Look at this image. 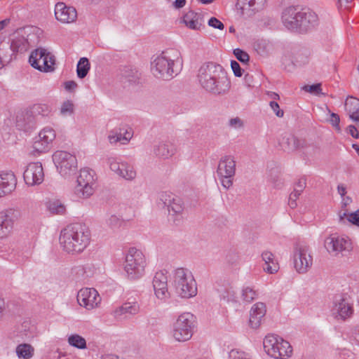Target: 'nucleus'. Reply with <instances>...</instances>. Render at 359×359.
<instances>
[{
  "mask_svg": "<svg viewBox=\"0 0 359 359\" xmlns=\"http://www.w3.org/2000/svg\"><path fill=\"white\" fill-rule=\"evenodd\" d=\"M197 81L205 92L213 95H226L231 88L226 72L222 65L212 62H205L199 67Z\"/></svg>",
  "mask_w": 359,
  "mask_h": 359,
  "instance_id": "nucleus-1",
  "label": "nucleus"
},
{
  "mask_svg": "<svg viewBox=\"0 0 359 359\" xmlns=\"http://www.w3.org/2000/svg\"><path fill=\"white\" fill-rule=\"evenodd\" d=\"M90 231L83 224L76 223L68 225L60 235L62 249L68 254L76 255L83 252L90 242Z\"/></svg>",
  "mask_w": 359,
  "mask_h": 359,
  "instance_id": "nucleus-2",
  "label": "nucleus"
},
{
  "mask_svg": "<svg viewBox=\"0 0 359 359\" xmlns=\"http://www.w3.org/2000/svg\"><path fill=\"white\" fill-rule=\"evenodd\" d=\"M179 52L169 50L162 52L151 62V70L158 79L169 81L175 77L182 68Z\"/></svg>",
  "mask_w": 359,
  "mask_h": 359,
  "instance_id": "nucleus-3",
  "label": "nucleus"
},
{
  "mask_svg": "<svg viewBox=\"0 0 359 359\" xmlns=\"http://www.w3.org/2000/svg\"><path fill=\"white\" fill-rule=\"evenodd\" d=\"M173 286L181 298L189 299L197 294V284L192 273L184 268H178L174 272Z\"/></svg>",
  "mask_w": 359,
  "mask_h": 359,
  "instance_id": "nucleus-4",
  "label": "nucleus"
},
{
  "mask_svg": "<svg viewBox=\"0 0 359 359\" xmlns=\"http://www.w3.org/2000/svg\"><path fill=\"white\" fill-rule=\"evenodd\" d=\"M146 265V258L142 252L135 248H130L123 264L127 278L135 280L142 278L144 274Z\"/></svg>",
  "mask_w": 359,
  "mask_h": 359,
  "instance_id": "nucleus-5",
  "label": "nucleus"
},
{
  "mask_svg": "<svg viewBox=\"0 0 359 359\" xmlns=\"http://www.w3.org/2000/svg\"><path fill=\"white\" fill-rule=\"evenodd\" d=\"M265 352L275 359H285L291 356L292 347L290 343L276 334H268L263 341Z\"/></svg>",
  "mask_w": 359,
  "mask_h": 359,
  "instance_id": "nucleus-6",
  "label": "nucleus"
},
{
  "mask_svg": "<svg viewBox=\"0 0 359 359\" xmlns=\"http://www.w3.org/2000/svg\"><path fill=\"white\" fill-rule=\"evenodd\" d=\"M196 317L189 312H185L178 316L172 327V337L180 342L189 340L196 327Z\"/></svg>",
  "mask_w": 359,
  "mask_h": 359,
  "instance_id": "nucleus-7",
  "label": "nucleus"
},
{
  "mask_svg": "<svg viewBox=\"0 0 359 359\" xmlns=\"http://www.w3.org/2000/svg\"><path fill=\"white\" fill-rule=\"evenodd\" d=\"M96 180L94 170L87 168L81 169L74 187V194L79 198H90L95 191Z\"/></svg>",
  "mask_w": 359,
  "mask_h": 359,
  "instance_id": "nucleus-8",
  "label": "nucleus"
},
{
  "mask_svg": "<svg viewBox=\"0 0 359 359\" xmlns=\"http://www.w3.org/2000/svg\"><path fill=\"white\" fill-rule=\"evenodd\" d=\"M217 175L222 186L229 189L233 185V177L236 174V161L233 156L225 155L218 163Z\"/></svg>",
  "mask_w": 359,
  "mask_h": 359,
  "instance_id": "nucleus-9",
  "label": "nucleus"
},
{
  "mask_svg": "<svg viewBox=\"0 0 359 359\" xmlns=\"http://www.w3.org/2000/svg\"><path fill=\"white\" fill-rule=\"evenodd\" d=\"M29 62L32 67L41 72H48L55 69V59L47 50L40 48L32 52Z\"/></svg>",
  "mask_w": 359,
  "mask_h": 359,
  "instance_id": "nucleus-10",
  "label": "nucleus"
},
{
  "mask_svg": "<svg viewBox=\"0 0 359 359\" xmlns=\"http://www.w3.org/2000/svg\"><path fill=\"white\" fill-rule=\"evenodd\" d=\"M331 312L338 320H345L351 318L354 312L351 297L347 294H336L333 299Z\"/></svg>",
  "mask_w": 359,
  "mask_h": 359,
  "instance_id": "nucleus-11",
  "label": "nucleus"
},
{
  "mask_svg": "<svg viewBox=\"0 0 359 359\" xmlns=\"http://www.w3.org/2000/svg\"><path fill=\"white\" fill-rule=\"evenodd\" d=\"M160 201L167 208L170 219L178 224L182 219L184 211L182 199L172 193L163 192L160 194Z\"/></svg>",
  "mask_w": 359,
  "mask_h": 359,
  "instance_id": "nucleus-12",
  "label": "nucleus"
},
{
  "mask_svg": "<svg viewBox=\"0 0 359 359\" xmlns=\"http://www.w3.org/2000/svg\"><path fill=\"white\" fill-rule=\"evenodd\" d=\"M294 267L299 273H306L312 266L313 257L309 247L303 243H297L293 253Z\"/></svg>",
  "mask_w": 359,
  "mask_h": 359,
  "instance_id": "nucleus-13",
  "label": "nucleus"
},
{
  "mask_svg": "<svg viewBox=\"0 0 359 359\" xmlns=\"http://www.w3.org/2000/svg\"><path fill=\"white\" fill-rule=\"evenodd\" d=\"M53 161L61 175L66 177L77 168L76 156L65 151H57L53 155Z\"/></svg>",
  "mask_w": 359,
  "mask_h": 359,
  "instance_id": "nucleus-14",
  "label": "nucleus"
},
{
  "mask_svg": "<svg viewBox=\"0 0 359 359\" xmlns=\"http://www.w3.org/2000/svg\"><path fill=\"white\" fill-rule=\"evenodd\" d=\"M324 245L327 252L334 256L344 251L349 252L352 249V243L348 237L337 234L327 237Z\"/></svg>",
  "mask_w": 359,
  "mask_h": 359,
  "instance_id": "nucleus-15",
  "label": "nucleus"
},
{
  "mask_svg": "<svg viewBox=\"0 0 359 359\" xmlns=\"http://www.w3.org/2000/svg\"><path fill=\"white\" fill-rule=\"evenodd\" d=\"M55 130L50 127H46L39 133L38 140L33 144V154L39 155L48 151L55 139Z\"/></svg>",
  "mask_w": 359,
  "mask_h": 359,
  "instance_id": "nucleus-16",
  "label": "nucleus"
},
{
  "mask_svg": "<svg viewBox=\"0 0 359 359\" xmlns=\"http://www.w3.org/2000/svg\"><path fill=\"white\" fill-rule=\"evenodd\" d=\"M79 304L88 310L97 307L101 302V297L94 288L85 287L81 289L77 294Z\"/></svg>",
  "mask_w": 359,
  "mask_h": 359,
  "instance_id": "nucleus-17",
  "label": "nucleus"
},
{
  "mask_svg": "<svg viewBox=\"0 0 359 359\" xmlns=\"http://www.w3.org/2000/svg\"><path fill=\"white\" fill-rule=\"evenodd\" d=\"M24 180L29 186L39 185L43 182L44 172L40 162L30 163L23 173Z\"/></svg>",
  "mask_w": 359,
  "mask_h": 359,
  "instance_id": "nucleus-18",
  "label": "nucleus"
},
{
  "mask_svg": "<svg viewBox=\"0 0 359 359\" xmlns=\"http://www.w3.org/2000/svg\"><path fill=\"white\" fill-rule=\"evenodd\" d=\"M301 8L289 6L282 13V22L284 26L290 30L298 32Z\"/></svg>",
  "mask_w": 359,
  "mask_h": 359,
  "instance_id": "nucleus-19",
  "label": "nucleus"
},
{
  "mask_svg": "<svg viewBox=\"0 0 359 359\" xmlns=\"http://www.w3.org/2000/svg\"><path fill=\"white\" fill-rule=\"evenodd\" d=\"M153 287L156 297L161 300H166L170 297L168 290V278L163 271H157L153 278Z\"/></svg>",
  "mask_w": 359,
  "mask_h": 359,
  "instance_id": "nucleus-20",
  "label": "nucleus"
},
{
  "mask_svg": "<svg viewBox=\"0 0 359 359\" xmlns=\"http://www.w3.org/2000/svg\"><path fill=\"white\" fill-rule=\"evenodd\" d=\"M55 15L57 20L64 23H71L77 18L75 8L67 6L63 2H58L55 6Z\"/></svg>",
  "mask_w": 359,
  "mask_h": 359,
  "instance_id": "nucleus-21",
  "label": "nucleus"
},
{
  "mask_svg": "<svg viewBox=\"0 0 359 359\" xmlns=\"http://www.w3.org/2000/svg\"><path fill=\"white\" fill-rule=\"evenodd\" d=\"M318 17L317 14L309 8H301L299 32H306L310 28L318 25Z\"/></svg>",
  "mask_w": 359,
  "mask_h": 359,
  "instance_id": "nucleus-22",
  "label": "nucleus"
},
{
  "mask_svg": "<svg viewBox=\"0 0 359 359\" xmlns=\"http://www.w3.org/2000/svg\"><path fill=\"white\" fill-rule=\"evenodd\" d=\"M279 144L283 150L290 152L304 148L306 146V141L297 138L291 133H285L279 139Z\"/></svg>",
  "mask_w": 359,
  "mask_h": 359,
  "instance_id": "nucleus-23",
  "label": "nucleus"
},
{
  "mask_svg": "<svg viewBox=\"0 0 359 359\" xmlns=\"http://www.w3.org/2000/svg\"><path fill=\"white\" fill-rule=\"evenodd\" d=\"M183 22L188 28L193 30L198 31L205 27L204 16L201 13L187 12L183 17Z\"/></svg>",
  "mask_w": 359,
  "mask_h": 359,
  "instance_id": "nucleus-24",
  "label": "nucleus"
},
{
  "mask_svg": "<svg viewBox=\"0 0 359 359\" xmlns=\"http://www.w3.org/2000/svg\"><path fill=\"white\" fill-rule=\"evenodd\" d=\"M140 306L137 302H126L114 311L116 318L123 320L137 314Z\"/></svg>",
  "mask_w": 359,
  "mask_h": 359,
  "instance_id": "nucleus-25",
  "label": "nucleus"
},
{
  "mask_svg": "<svg viewBox=\"0 0 359 359\" xmlns=\"http://www.w3.org/2000/svg\"><path fill=\"white\" fill-rule=\"evenodd\" d=\"M17 180L13 172L0 175V197L11 194L16 187Z\"/></svg>",
  "mask_w": 359,
  "mask_h": 359,
  "instance_id": "nucleus-26",
  "label": "nucleus"
},
{
  "mask_svg": "<svg viewBox=\"0 0 359 359\" xmlns=\"http://www.w3.org/2000/svg\"><path fill=\"white\" fill-rule=\"evenodd\" d=\"M266 314V306L262 302H257L253 305L250 313L249 324L252 328L259 327L262 318Z\"/></svg>",
  "mask_w": 359,
  "mask_h": 359,
  "instance_id": "nucleus-27",
  "label": "nucleus"
},
{
  "mask_svg": "<svg viewBox=\"0 0 359 359\" xmlns=\"http://www.w3.org/2000/svg\"><path fill=\"white\" fill-rule=\"evenodd\" d=\"M13 214L12 210L0 212V238H4L11 232L13 227Z\"/></svg>",
  "mask_w": 359,
  "mask_h": 359,
  "instance_id": "nucleus-28",
  "label": "nucleus"
},
{
  "mask_svg": "<svg viewBox=\"0 0 359 359\" xmlns=\"http://www.w3.org/2000/svg\"><path fill=\"white\" fill-rule=\"evenodd\" d=\"M262 260L264 262L263 269L265 272L273 274L278 272L279 264L275 255L270 251H264L262 254Z\"/></svg>",
  "mask_w": 359,
  "mask_h": 359,
  "instance_id": "nucleus-29",
  "label": "nucleus"
},
{
  "mask_svg": "<svg viewBox=\"0 0 359 359\" xmlns=\"http://www.w3.org/2000/svg\"><path fill=\"white\" fill-rule=\"evenodd\" d=\"M176 152L175 146L170 142H161L154 148V154L163 158H168Z\"/></svg>",
  "mask_w": 359,
  "mask_h": 359,
  "instance_id": "nucleus-30",
  "label": "nucleus"
},
{
  "mask_svg": "<svg viewBox=\"0 0 359 359\" xmlns=\"http://www.w3.org/2000/svg\"><path fill=\"white\" fill-rule=\"evenodd\" d=\"M140 75L139 71L131 66H125L121 69V79L130 83L138 82Z\"/></svg>",
  "mask_w": 359,
  "mask_h": 359,
  "instance_id": "nucleus-31",
  "label": "nucleus"
},
{
  "mask_svg": "<svg viewBox=\"0 0 359 359\" xmlns=\"http://www.w3.org/2000/svg\"><path fill=\"white\" fill-rule=\"evenodd\" d=\"M345 107L350 118L355 121H359V100L354 98L346 100Z\"/></svg>",
  "mask_w": 359,
  "mask_h": 359,
  "instance_id": "nucleus-32",
  "label": "nucleus"
},
{
  "mask_svg": "<svg viewBox=\"0 0 359 359\" xmlns=\"http://www.w3.org/2000/svg\"><path fill=\"white\" fill-rule=\"evenodd\" d=\"M131 129H120L119 133L114 135H109V140L111 143L122 142L123 144L127 143L132 137Z\"/></svg>",
  "mask_w": 359,
  "mask_h": 359,
  "instance_id": "nucleus-33",
  "label": "nucleus"
},
{
  "mask_svg": "<svg viewBox=\"0 0 359 359\" xmlns=\"http://www.w3.org/2000/svg\"><path fill=\"white\" fill-rule=\"evenodd\" d=\"M15 352L20 358L30 359L34 355V348L31 344L24 343L17 346Z\"/></svg>",
  "mask_w": 359,
  "mask_h": 359,
  "instance_id": "nucleus-34",
  "label": "nucleus"
},
{
  "mask_svg": "<svg viewBox=\"0 0 359 359\" xmlns=\"http://www.w3.org/2000/svg\"><path fill=\"white\" fill-rule=\"evenodd\" d=\"M48 210L53 214L65 215L66 206L60 200L50 201L46 203Z\"/></svg>",
  "mask_w": 359,
  "mask_h": 359,
  "instance_id": "nucleus-35",
  "label": "nucleus"
},
{
  "mask_svg": "<svg viewBox=\"0 0 359 359\" xmlns=\"http://www.w3.org/2000/svg\"><path fill=\"white\" fill-rule=\"evenodd\" d=\"M120 170L123 174H118V175L126 180H133L136 177V171L133 166L129 165L128 163L121 162Z\"/></svg>",
  "mask_w": 359,
  "mask_h": 359,
  "instance_id": "nucleus-36",
  "label": "nucleus"
},
{
  "mask_svg": "<svg viewBox=\"0 0 359 359\" xmlns=\"http://www.w3.org/2000/svg\"><path fill=\"white\" fill-rule=\"evenodd\" d=\"M90 69V65L88 59L86 57H81L77 64L76 73L79 79L85 78Z\"/></svg>",
  "mask_w": 359,
  "mask_h": 359,
  "instance_id": "nucleus-37",
  "label": "nucleus"
},
{
  "mask_svg": "<svg viewBox=\"0 0 359 359\" xmlns=\"http://www.w3.org/2000/svg\"><path fill=\"white\" fill-rule=\"evenodd\" d=\"M67 341L70 346L79 349H85L87 347L86 339L77 334L69 335Z\"/></svg>",
  "mask_w": 359,
  "mask_h": 359,
  "instance_id": "nucleus-38",
  "label": "nucleus"
},
{
  "mask_svg": "<svg viewBox=\"0 0 359 359\" xmlns=\"http://www.w3.org/2000/svg\"><path fill=\"white\" fill-rule=\"evenodd\" d=\"M254 49L259 55H266L269 53L270 43L265 39H258L253 43Z\"/></svg>",
  "mask_w": 359,
  "mask_h": 359,
  "instance_id": "nucleus-39",
  "label": "nucleus"
},
{
  "mask_svg": "<svg viewBox=\"0 0 359 359\" xmlns=\"http://www.w3.org/2000/svg\"><path fill=\"white\" fill-rule=\"evenodd\" d=\"M345 217H347V220L349 222L359 226V209L349 215H347L346 212L339 214V221L341 222H344Z\"/></svg>",
  "mask_w": 359,
  "mask_h": 359,
  "instance_id": "nucleus-40",
  "label": "nucleus"
},
{
  "mask_svg": "<svg viewBox=\"0 0 359 359\" xmlns=\"http://www.w3.org/2000/svg\"><path fill=\"white\" fill-rule=\"evenodd\" d=\"M50 110L48 105L44 104H34L32 108V113L34 115L48 116Z\"/></svg>",
  "mask_w": 359,
  "mask_h": 359,
  "instance_id": "nucleus-41",
  "label": "nucleus"
},
{
  "mask_svg": "<svg viewBox=\"0 0 359 359\" xmlns=\"http://www.w3.org/2000/svg\"><path fill=\"white\" fill-rule=\"evenodd\" d=\"M106 222L107 226L113 230L119 229L124 224L122 219L114 215H111Z\"/></svg>",
  "mask_w": 359,
  "mask_h": 359,
  "instance_id": "nucleus-42",
  "label": "nucleus"
},
{
  "mask_svg": "<svg viewBox=\"0 0 359 359\" xmlns=\"http://www.w3.org/2000/svg\"><path fill=\"white\" fill-rule=\"evenodd\" d=\"M257 292L252 287H246L243 288L242 292V297L245 302L250 303L255 300L257 298Z\"/></svg>",
  "mask_w": 359,
  "mask_h": 359,
  "instance_id": "nucleus-43",
  "label": "nucleus"
},
{
  "mask_svg": "<svg viewBox=\"0 0 359 359\" xmlns=\"http://www.w3.org/2000/svg\"><path fill=\"white\" fill-rule=\"evenodd\" d=\"M229 359H252L247 353L233 349L229 353Z\"/></svg>",
  "mask_w": 359,
  "mask_h": 359,
  "instance_id": "nucleus-44",
  "label": "nucleus"
},
{
  "mask_svg": "<svg viewBox=\"0 0 359 359\" xmlns=\"http://www.w3.org/2000/svg\"><path fill=\"white\" fill-rule=\"evenodd\" d=\"M233 54L236 59L242 63L246 64L250 60L249 55L245 51L240 48L234 49Z\"/></svg>",
  "mask_w": 359,
  "mask_h": 359,
  "instance_id": "nucleus-45",
  "label": "nucleus"
},
{
  "mask_svg": "<svg viewBox=\"0 0 359 359\" xmlns=\"http://www.w3.org/2000/svg\"><path fill=\"white\" fill-rule=\"evenodd\" d=\"M108 164L111 171L114 172L116 175L123 174L120 170L121 162H118L116 158L110 157L108 158Z\"/></svg>",
  "mask_w": 359,
  "mask_h": 359,
  "instance_id": "nucleus-46",
  "label": "nucleus"
},
{
  "mask_svg": "<svg viewBox=\"0 0 359 359\" xmlns=\"http://www.w3.org/2000/svg\"><path fill=\"white\" fill-rule=\"evenodd\" d=\"M74 112V104L70 100L64 102L60 108V113L62 115L72 114Z\"/></svg>",
  "mask_w": 359,
  "mask_h": 359,
  "instance_id": "nucleus-47",
  "label": "nucleus"
},
{
  "mask_svg": "<svg viewBox=\"0 0 359 359\" xmlns=\"http://www.w3.org/2000/svg\"><path fill=\"white\" fill-rule=\"evenodd\" d=\"M330 122L338 132L341 131V128L339 126L340 118L338 114L335 113H331Z\"/></svg>",
  "mask_w": 359,
  "mask_h": 359,
  "instance_id": "nucleus-48",
  "label": "nucleus"
},
{
  "mask_svg": "<svg viewBox=\"0 0 359 359\" xmlns=\"http://www.w3.org/2000/svg\"><path fill=\"white\" fill-rule=\"evenodd\" d=\"M231 67L232 69V71L233 72V74L236 76L240 77L243 74V69L241 67L240 65L238 62L236 60H231Z\"/></svg>",
  "mask_w": 359,
  "mask_h": 359,
  "instance_id": "nucleus-49",
  "label": "nucleus"
},
{
  "mask_svg": "<svg viewBox=\"0 0 359 359\" xmlns=\"http://www.w3.org/2000/svg\"><path fill=\"white\" fill-rule=\"evenodd\" d=\"M303 89L311 93L318 94L321 91V85L320 83H316L311 86L306 85L303 87Z\"/></svg>",
  "mask_w": 359,
  "mask_h": 359,
  "instance_id": "nucleus-50",
  "label": "nucleus"
},
{
  "mask_svg": "<svg viewBox=\"0 0 359 359\" xmlns=\"http://www.w3.org/2000/svg\"><path fill=\"white\" fill-rule=\"evenodd\" d=\"M208 25L220 30L224 29V24L219 20L217 18L212 17L208 20Z\"/></svg>",
  "mask_w": 359,
  "mask_h": 359,
  "instance_id": "nucleus-51",
  "label": "nucleus"
},
{
  "mask_svg": "<svg viewBox=\"0 0 359 359\" xmlns=\"http://www.w3.org/2000/svg\"><path fill=\"white\" fill-rule=\"evenodd\" d=\"M9 313L8 304L5 302L4 299L0 297V320L6 316Z\"/></svg>",
  "mask_w": 359,
  "mask_h": 359,
  "instance_id": "nucleus-52",
  "label": "nucleus"
},
{
  "mask_svg": "<svg viewBox=\"0 0 359 359\" xmlns=\"http://www.w3.org/2000/svg\"><path fill=\"white\" fill-rule=\"evenodd\" d=\"M305 187H306V180L300 179L295 184V187H294V189L293 191H295V193H297V194H301V193L304 191Z\"/></svg>",
  "mask_w": 359,
  "mask_h": 359,
  "instance_id": "nucleus-53",
  "label": "nucleus"
},
{
  "mask_svg": "<svg viewBox=\"0 0 359 359\" xmlns=\"http://www.w3.org/2000/svg\"><path fill=\"white\" fill-rule=\"evenodd\" d=\"M269 105L278 117L283 116V114H284L283 111L280 109L279 104L276 102L271 101V102H270Z\"/></svg>",
  "mask_w": 359,
  "mask_h": 359,
  "instance_id": "nucleus-54",
  "label": "nucleus"
},
{
  "mask_svg": "<svg viewBox=\"0 0 359 359\" xmlns=\"http://www.w3.org/2000/svg\"><path fill=\"white\" fill-rule=\"evenodd\" d=\"M300 194H297L295 191H292L289 196L288 204L291 208H294L297 207L296 201L299 198Z\"/></svg>",
  "mask_w": 359,
  "mask_h": 359,
  "instance_id": "nucleus-55",
  "label": "nucleus"
},
{
  "mask_svg": "<svg viewBox=\"0 0 359 359\" xmlns=\"http://www.w3.org/2000/svg\"><path fill=\"white\" fill-rule=\"evenodd\" d=\"M229 126L231 127L238 128L243 126V121L238 117L233 118L229 120Z\"/></svg>",
  "mask_w": 359,
  "mask_h": 359,
  "instance_id": "nucleus-56",
  "label": "nucleus"
},
{
  "mask_svg": "<svg viewBox=\"0 0 359 359\" xmlns=\"http://www.w3.org/2000/svg\"><path fill=\"white\" fill-rule=\"evenodd\" d=\"M64 86L66 90L71 92L76 88L77 83L74 81H68L65 82Z\"/></svg>",
  "mask_w": 359,
  "mask_h": 359,
  "instance_id": "nucleus-57",
  "label": "nucleus"
},
{
  "mask_svg": "<svg viewBox=\"0 0 359 359\" xmlns=\"http://www.w3.org/2000/svg\"><path fill=\"white\" fill-rule=\"evenodd\" d=\"M347 131L353 138H355V139L359 138V132L358 131L357 128L354 126H353V125L348 126L347 128Z\"/></svg>",
  "mask_w": 359,
  "mask_h": 359,
  "instance_id": "nucleus-58",
  "label": "nucleus"
},
{
  "mask_svg": "<svg viewBox=\"0 0 359 359\" xmlns=\"http://www.w3.org/2000/svg\"><path fill=\"white\" fill-rule=\"evenodd\" d=\"M186 4V0H175L173 2V6L175 8H181Z\"/></svg>",
  "mask_w": 359,
  "mask_h": 359,
  "instance_id": "nucleus-59",
  "label": "nucleus"
},
{
  "mask_svg": "<svg viewBox=\"0 0 359 359\" xmlns=\"http://www.w3.org/2000/svg\"><path fill=\"white\" fill-rule=\"evenodd\" d=\"M264 0H249L248 4L250 7L255 6V5L263 6Z\"/></svg>",
  "mask_w": 359,
  "mask_h": 359,
  "instance_id": "nucleus-60",
  "label": "nucleus"
},
{
  "mask_svg": "<svg viewBox=\"0 0 359 359\" xmlns=\"http://www.w3.org/2000/svg\"><path fill=\"white\" fill-rule=\"evenodd\" d=\"M337 191L339 194L344 196L346 194V187L343 184H339L337 187Z\"/></svg>",
  "mask_w": 359,
  "mask_h": 359,
  "instance_id": "nucleus-61",
  "label": "nucleus"
},
{
  "mask_svg": "<svg viewBox=\"0 0 359 359\" xmlns=\"http://www.w3.org/2000/svg\"><path fill=\"white\" fill-rule=\"evenodd\" d=\"M353 0H338V4L341 7L344 6L345 8H348V4L352 1Z\"/></svg>",
  "mask_w": 359,
  "mask_h": 359,
  "instance_id": "nucleus-62",
  "label": "nucleus"
},
{
  "mask_svg": "<svg viewBox=\"0 0 359 359\" xmlns=\"http://www.w3.org/2000/svg\"><path fill=\"white\" fill-rule=\"evenodd\" d=\"M353 340L355 341L357 344L359 345V326L356 327L355 329Z\"/></svg>",
  "mask_w": 359,
  "mask_h": 359,
  "instance_id": "nucleus-63",
  "label": "nucleus"
},
{
  "mask_svg": "<svg viewBox=\"0 0 359 359\" xmlns=\"http://www.w3.org/2000/svg\"><path fill=\"white\" fill-rule=\"evenodd\" d=\"M352 148L357 152L359 156V145L358 144H353Z\"/></svg>",
  "mask_w": 359,
  "mask_h": 359,
  "instance_id": "nucleus-64",
  "label": "nucleus"
}]
</instances>
